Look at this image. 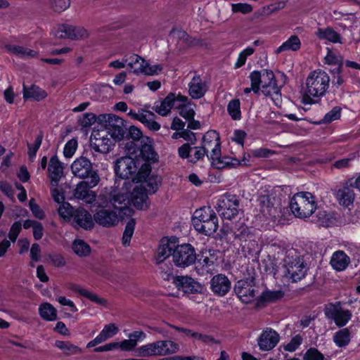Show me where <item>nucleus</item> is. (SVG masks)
<instances>
[{
  "label": "nucleus",
  "instance_id": "nucleus-24",
  "mask_svg": "<svg viewBox=\"0 0 360 360\" xmlns=\"http://www.w3.org/2000/svg\"><path fill=\"white\" fill-rule=\"evenodd\" d=\"M73 220L77 226L86 230L91 229L94 226L91 214L84 208L75 210Z\"/></svg>",
  "mask_w": 360,
  "mask_h": 360
},
{
  "label": "nucleus",
  "instance_id": "nucleus-61",
  "mask_svg": "<svg viewBox=\"0 0 360 360\" xmlns=\"http://www.w3.org/2000/svg\"><path fill=\"white\" fill-rule=\"evenodd\" d=\"M231 8L233 13H241L243 14L249 13L252 11V6L248 4H233Z\"/></svg>",
  "mask_w": 360,
  "mask_h": 360
},
{
  "label": "nucleus",
  "instance_id": "nucleus-2",
  "mask_svg": "<svg viewBox=\"0 0 360 360\" xmlns=\"http://www.w3.org/2000/svg\"><path fill=\"white\" fill-rule=\"evenodd\" d=\"M284 276L292 282H297L305 277L308 268L302 257L293 251H289L284 259Z\"/></svg>",
  "mask_w": 360,
  "mask_h": 360
},
{
  "label": "nucleus",
  "instance_id": "nucleus-42",
  "mask_svg": "<svg viewBox=\"0 0 360 360\" xmlns=\"http://www.w3.org/2000/svg\"><path fill=\"white\" fill-rule=\"evenodd\" d=\"M335 343L340 347H345L350 342V331L343 328L336 332L333 336Z\"/></svg>",
  "mask_w": 360,
  "mask_h": 360
},
{
  "label": "nucleus",
  "instance_id": "nucleus-38",
  "mask_svg": "<svg viewBox=\"0 0 360 360\" xmlns=\"http://www.w3.org/2000/svg\"><path fill=\"white\" fill-rule=\"evenodd\" d=\"M316 35L320 39H326L333 43L340 42V35L331 27L319 28Z\"/></svg>",
  "mask_w": 360,
  "mask_h": 360
},
{
  "label": "nucleus",
  "instance_id": "nucleus-62",
  "mask_svg": "<svg viewBox=\"0 0 360 360\" xmlns=\"http://www.w3.org/2000/svg\"><path fill=\"white\" fill-rule=\"evenodd\" d=\"M192 338L194 339L200 340L202 342L205 343L207 345H212V344H218L219 342L216 340L213 337L202 334L200 333H195V334H192Z\"/></svg>",
  "mask_w": 360,
  "mask_h": 360
},
{
  "label": "nucleus",
  "instance_id": "nucleus-25",
  "mask_svg": "<svg viewBox=\"0 0 360 360\" xmlns=\"http://www.w3.org/2000/svg\"><path fill=\"white\" fill-rule=\"evenodd\" d=\"M22 94L24 100H32L34 101H40L46 98L48 94L46 91L39 86L32 84L30 86L23 84Z\"/></svg>",
  "mask_w": 360,
  "mask_h": 360
},
{
  "label": "nucleus",
  "instance_id": "nucleus-5",
  "mask_svg": "<svg viewBox=\"0 0 360 360\" xmlns=\"http://www.w3.org/2000/svg\"><path fill=\"white\" fill-rule=\"evenodd\" d=\"M71 171L79 179H89L91 186H97L100 181L97 170L94 169L91 162L85 157L77 158L71 165Z\"/></svg>",
  "mask_w": 360,
  "mask_h": 360
},
{
  "label": "nucleus",
  "instance_id": "nucleus-16",
  "mask_svg": "<svg viewBox=\"0 0 360 360\" xmlns=\"http://www.w3.org/2000/svg\"><path fill=\"white\" fill-rule=\"evenodd\" d=\"M58 38H69L74 40L86 39L89 37L88 31L82 27L70 25H61L56 32Z\"/></svg>",
  "mask_w": 360,
  "mask_h": 360
},
{
  "label": "nucleus",
  "instance_id": "nucleus-59",
  "mask_svg": "<svg viewBox=\"0 0 360 360\" xmlns=\"http://www.w3.org/2000/svg\"><path fill=\"white\" fill-rule=\"evenodd\" d=\"M77 147V141L76 139H71L68 141L63 150V154L65 158H71L76 151Z\"/></svg>",
  "mask_w": 360,
  "mask_h": 360
},
{
  "label": "nucleus",
  "instance_id": "nucleus-8",
  "mask_svg": "<svg viewBox=\"0 0 360 360\" xmlns=\"http://www.w3.org/2000/svg\"><path fill=\"white\" fill-rule=\"evenodd\" d=\"M240 201L236 195L224 194L217 200L215 209L224 219L231 220L238 215Z\"/></svg>",
  "mask_w": 360,
  "mask_h": 360
},
{
  "label": "nucleus",
  "instance_id": "nucleus-13",
  "mask_svg": "<svg viewBox=\"0 0 360 360\" xmlns=\"http://www.w3.org/2000/svg\"><path fill=\"white\" fill-rule=\"evenodd\" d=\"M234 291L238 298L244 303H250L256 295L255 278L250 277L238 281L234 287Z\"/></svg>",
  "mask_w": 360,
  "mask_h": 360
},
{
  "label": "nucleus",
  "instance_id": "nucleus-28",
  "mask_svg": "<svg viewBox=\"0 0 360 360\" xmlns=\"http://www.w3.org/2000/svg\"><path fill=\"white\" fill-rule=\"evenodd\" d=\"M269 195H262L259 199L260 212L265 217L275 218L278 213V209L274 206V203Z\"/></svg>",
  "mask_w": 360,
  "mask_h": 360
},
{
  "label": "nucleus",
  "instance_id": "nucleus-51",
  "mask_svg": "<svg viewBox=\"0 0 360 360\" xmlns=\"http://www.w3.org/2000/svg\"><path fill=\"white\" fill-rule=\"evenodd\" d=\"M43 134L40 132L36 137L34 143L33 145L30 143H27L28 147V155L30 160H32L36 156L37 152L39 150L43 139Z\"/></svg>",
  "mask_w": 360,
  "mask_h": 360
},
{
  "label": "nucleus",
  "instance_id": "nucleus-57",
  "mask_svg": "<svg viewBox=\"0 0 360 360\" xmlns=\"http://www.w3.org/2000/svg\"><path fill=\"white\" fill-rule=\"evenodd\" d=\"M185 103H182V105L179 104L176 107L180 108L179 115L186 120H190L194 117L195 111L191 106L184 105Z\"/></svg>",
  "mask_w": 360,
  "mask_h": 360
},
{
  "label": "nucleus",
  "instance_id": "nucleus-39",
  "mask_svg": "<svg viewBox=\"0 0 360 360\" xmlns=\"http://www.w3.org/2000/svg\"><path fill=\"white\" fill-rule=\"evenodd\" d=\"M41 317L46 321H55L57 319V311L50 303L45 302L39 307Z\"/></svg>",
  "mask_w": 360,
  "mask_h": 360
},
{
  "label": "nucleus",
  "instance_id": "nucleus-37",
  "mask_svg": "<svg viewBox=\"0 0 360 360\" xmlns=\"http://www.w3.org/2000/svg\"><path fill=\"white\" fill-rule=\"evenodd\" d=\"M300 46L301 41L299 37L297 35H292L276 49V53L278 54L288 51H297Z\"/></svg>",
  "mask_w": 360,
  "mask_h": 360
},
{
  "label": "nucleus",
  "instance_id": "nucleus-29",
  "mask_svg": "<svg viewBox=\"0 0 360 360\" xmlns=\"http://www.w3.org/2000/svg\"><path fill=\"white\" fill-rule=\"evenodd\" d=\"M195 269L199 275L210 274L212 271L214 261L207 255H198L195 262Z\"/></svg>",
  "mask_w": 360,
  "mask_h": 360
},
{
  "label": "nucleus",
  "instance_id": "nucleus-26",
  "mask_svg": "<svg viewBox=\"0 0 360 360\" xmlns=\"http://www.w3.org/2000/svg\"><path fill=\"white\" fill-rule=\"evenodd\" d=\"M148 194L149 193L140 186H136L131 193V199L133 205L140 210L146 209L148 206Z\"/></svg>",
  "mask_w": 360,
  "mask_h": 360
},
{
  "label": "nucleus",
  "instance_id": "nucleus-60",
  "mask_svg": "<svg viewBox=\"0 0 360 360\" xmlns=\"http://www.w3.org/2000/svg\"><path fill=\"white\" fill-rule=\"evenodd\" d=\"M325 63L328 65H338L342 63V58L336 55L332 51L328 50L326 56H325Z\"/></svg>",
  "mask_w": 360,
  "mask_h": 360
},
{
  "label": "nucleus",
  "instance_id": "nucleus-19",
  "mask_svg": "<svg viewBox=\"0 0 360 360\" xmlns=\"http://www.w3.org/2000/svg\"><path fill=\"white\" fill-rule=\"evenodd\" d=\"M174 284L186 293H198L202 291V285L189 276H178L174 278Z\"/></svg>",
  "mask_w": 360,
  "mask_h": 360
},
{
  "label": "nucleus",
  "instance_id": "nucleus-41",
  "mask_svg": "<svg viewBox=\"0 0 360 360\" xmlns=\"http://www.w3.org/2000/svg\"><path fill=\"white\" fill-rule=\"evenodd\" d=\"M112 193H117V190L110 188H105L98 197L97 202L99 207H105L112 205Z\"/></svg>",
  "mask_w": 360,
  "mask_h": 360
},
{
  "label": "nucleus",
  "instance_id": "nucleus-36",
  "mask_svg": "<svg viewBox=\"0 0 360 360\" xmlns=\"http://www.w3.org/2000/svg\"><path fill=\"white\" fill-rule=\"evenodd\" d=\"M123 60L127 63L128 68L133 73L139 75L141 72L139 70L142 68V61L144 59L136 54H132L129 56H125L123 58Z\"/></svg>",
  "mask_w": 360,
  "mask_h": 360
},
{
  "label": "nucleus",
  "instance_id": "nucleus-27",
  "mask_svg": "<svg viewBox=\"0 0 360 360\" xmlns=\"http://www.w3.org/2000/svg\"><path fill=\"white\" fill-rule=\"evenodd\" d=\"M189 95L194 99L202 98L207 91V86L198 75H195L188 84Z\"/></svg>",
  "mask_w": 360,
  "mask_h": 360
},
{
  "label": "nucleus",
  "instance_id": "nucleus-4",
  "mask_svg": "<svg viewBox=\"0 0 360 360\" xmlns=\"http://www.w3.org/2000/svg\"><path fill=\"white\" fill-rule=\"evenodd\" d=\"M330 82V77L324 71L317 70L311 72L306 80V96L319 98L325 95Z\"/></svg>",
  "mask_w": 360,
  "mask_h": 360
},
{
  "label": "nucleus",
  "instance_id": "nucleus-35",
  "mask_svg": "<svg viewBox=\"0 0 360 360\" xmlns=\"http://www.w3.org/2000/svg\"><path fill=\"white\" fill-rule=\"evenodd\" d=\"M218 228V219L217 216L211 217L206 221L204 224H197L196 231L199 233H203L206 236H211L214 234Z\"/></svg>",
  "mask_w": 360,
  "mask_h": 360
},
{
  "label": "nucleus",
  "instance_id": "nucleus-64",
  "mask_svg": "<svg viewBox=\"0 0 360 360\" xmlns=\"http://www.w3.org/2000/svg\"><path fill=\"white\" fill-rule=\"evenodd\" d=\"M128 199L126 194L121 193L117 190V193H112V205L117 207L118 205H122Z\"/></svg>",
  "mask_w": 360,
  "mask_h": 360
},
{
  "label": "nucleus",
  "instance_id": "nucleus-54",
  "mask_svg": "<svg viewBox=\"0 0 360 360\" xmlns=\"http://www.w3.org/2000/svg\"><path fill=\"white\" fill-rule=\"evenodd\" d=\"M262 84L261 89L264 86H269V84L276 82L275 75L271 70H263L262 71Z\"/></svg>",
  "mask_w": 360,
  "mask_h": 360
},
{
  "label": "nucleus",
  "instance_id": "nucleus-21",
  "mask_svg": "<svg viewBox=\"0 0 360 360\" xmlns=\"http://www.w3.org/2000/svg\"><path fill=\"white\" fill-rule=\"evenodd\" d=\"M212 291L217 295H225L231 288V281L224 274L214 276L210 281Z\"/></svg>",
  "mask_w": 360,
  "mask_h": 360
},
{
  "label": "nucleus",
  "instance_id": "nucleus-3",
  "mask_svg": "<svg viewBox=\"0 0 360 360\" xmlns=\"http://www.w3.org/2000/svg\"><path fill=\"white\" fill-rule=\"evenodd\" d=\"M179 349L177 343L172 340H158L141 346L136 349L137 356L148 357L152 356H167L176 353Z\"/></svg>",
  "mask_w": 360,
  "mask_h": 360
},
{
  "label": "nucleus",
  "instance_id": "nucleus-1",
  "mask_svg": "<svg viewBox=\"0 0 360 360\" xmlns=\"http://www.w3.org/2000/svg\"><path fill=\"white\" fill-rule=\"evenodd\" d=\"M290 207L296 217H309L316 210L314 196L309 192L297 193L291 198Z\"/></svg>",
  "mask_w": 360,
  "mask_h": 360
},
{
  "label": "nucleus",
  "instance_id": "nucleus-18",
  "mask_svg": "<svg viewBox=\"0 0 360 360\" xmlns=\"http://www.w3.org/2000/svg\"><path fill=\"white\" fill-rule=\"evenodd\" d=\"M188 98L184 96L178 95L174 94H169L160 103H156L154 106V110L162 116L168 115L172 107H174L176 102L181 103L186 102Z\"/></svg>",
  "mask_w": 360,
  "mask_h": 360
},
{
  "label": "nucleus",
  "instance_id": "nucleus-49",
  "mask_svg": "<svg viewBox=\"0 0 360 360\" xmlns=\"http://www.w3.org/2000/svg\"><path fill=\"white\" fill-rule=\"evenodd\" d=\"M176 37L178 39V44L181 48H186L194 45V40L191 39L189 35L184 30H179L175 32Z\"/></svg>",
  "mask_w": 360,
  "mask_h": 360
},
{
  "label": "nucleus",
  "instance_id": "nucleus-40",
  "mask_svg": "<svg viewBox=\"0 0 360 360\" xmlns=\"http://www.w3.org/2000/svg\"><path fill=\"white\" fill-rule=\"evenodd\" d=\"M73 252L79 257H87L91 253L90 246L81 239L75 240L72 245Z\"/></svg>",
  "mask_w": 360,
  "mask_h": 360
},
{
  "label": "nucleus",
  "instance_id": "nucleus-23",
  "mask_svg": "<svg viewBox=\"0 0 360 360\" xmlns=\"http://www.w3.org/2000/svg\"><path fill=\"white\" fill-rule=\"evenodd\" d=\"M63 169V163L59 161L58 157H51L49 161L48 171L53 186H58L59 181L64 176Z\"/></svg>",
  "mask_w": 360,
  "mask_h": 360
},
{
  "label": "nucleus",
  "instance_id": "nucleus-48",
  "mask_svg": "<svg viewBox=\"0 0 360 360\" xmlns=\"http://www.w3.org/2000/svg\"><path fill=\"white\" fill-rule=\"evenodd\" d=\"M262 71H253L250 75L252 89L254 93L257 94L261 89Z\"/></svg>",
  "mask_w": 360,
  "mask_h": 360
},
{
  "label": "nucleus",
  "instance_id": "nucleus-31",
  "mask_svg": "<svg viewBox=\"0 0 360 360\" xmlns=\"http://www.w3.org/2000/svg\"><path fill=\"white\" fill-rule=\"evenodd\" d=\"M352 186H346L340 188L336 193V198L339 203L345 207L352 204L354 200V193Z\"/></svg>",
  "mask_w": 360,
  "mask_h": 360
},
{
  "label": "nucleus",
  "instance_id": "nucleus-12",
  "mask_svg": "<svg viewBox=\"0 0 360 360\" xmlns=\"http://www.w3.org/2000/svg\"><path fill=\"white\" fill-rule=\"evenodd\" d=\"M139 160L130 156L122 157L116 160L115 172L122 179H129L134 174L138 167L141 166Z\"/></svg>",
  "mask_w": 360,
  "mask_h": 360
},
{
  "label": "nucleus",
  "instance_id": "nucleus-10",
  "mask_svg": "<svg viewBox=\"0 0 360 360\" xmlns=\"http://www.w3.org/2000/svg\"><path fill=\"white\" fill-rule=\"evenodd\" d=\"M197 255L194 248L190 244L176 245L172 254V260L179 267L185 268L195 263Z\"/></svg>",
  "mask_w": 360,
  "mask_h": 360
},
{
  "label": "nucleus",
  "instance_id": "nucleus-52",
  "mask_svg": "<svg viewBox=\"0 0 360 360\" xmlns=\"http://www.w3.org/2000/svg\"><path fill=\"white\" fill-rule=\"evenodd\" d=\"M341 108L338 106L334 107L330 111L326 113L320 123L328 124L338 120L340 117Z\"/></svg>",
  "mask_w": 360,
  "mask_h": 360
},
{
  "label": "nucleus",
  "instance_id": "nucleus-11",
  "mask_svg": "<svg viewBox=\"0 0 360 360\" xmlns=\"http://www.w3.org/2000/svg\"><path fill=\"white\" fill-rule=\"evenodd\" d=\"M176 246L175 241H172L167 238H162L157 249L156 263L160 266V269L165 271L168 276L172 273V266L171 264L167 266L165 261L169 256H172Z\"/></svg>",
  "mask_w": 360,
  "mask_h": 360
},
{
  "label": "nucleus",
  "instance_id": "nucleus-46",
  "mask_svg": "<svg viewBox=\"0 0 360 360\" xmlns=\"http://www.w3.org/2000/svg\"><path fill=\"white\" fill-rule=\"evenodd\" d=\"M162 70V66L161 65H150L145 60L142 61V68L139 70L141 72L140 74H143L145 75H158Z\"/></svg>",
  "mask_w": 360,
  "mask_h": 360
},
{
  "label": "nucleus",
  "instance_id": "nucleus-30",
  "mask_svg": "<svg viewBox=\"0 0 360 360\" xmlns=\"http://www.w3.org/2000/svg\"><path fill=\"white\" fill-rule=\"evenodd\" d=\"M261 91L264 96H269L276 106L281 105V92L276 82L271 84L269 86H262Z\"/></svg>",
  "mask_w": 360,
  "mask_h": 360
},
{
  "label": "nucleus",
  "instance_id": "nucleus-14",
  "mask_svg": "<svg viewBox=\"0 0 360 360\" xmlns=\"http://www.w3.org/2000/svg\"><path fill=\"white\" fill-rule=\"evenodd\" d=\"M324 312L326 316L328 319L333 320L335 323L339 327L345 326L352 316L351 312L347 309H343L340 302L327 304Z\"/></svg>",
  "mask_w": 360,
  "mask_h": 360
},
{
  "label": "nucleus",
  "instance_id": "nucleus-63",
  "mask_svg": "<svg viewBox=\"0 0 360 360\" xmlns=\"http://www.w3.org/2000/svg\"><path fill=\"white\" fill-rule=\"evenodd\" d=\"M155 118V115L153 112L142 109L139 110V117L138 120L143 124L146 125L149 121H151L152 119Z\"/></svg>",
  "mask_w": 360,
  "mask_h": 360
},
{
  "label": "nucleus",
  "instance_id": "nucleus-20",
  "mask_svg": "<svg viewBox=\"0 0 360 360\" xmlns=\"http://www.w3.org/2000/svg\"><path fill=\"white\" fill-rule=\"evenodd\" d=\"M95 221L105 227H110L116 225L119 222L117 212L114 210L101 209L94 215Z\"/></svg>",
  "mask_w": 360,
  "mask_h": 360
},
{
  "label": "nucleus",
  "instance_id": "nucleus-43",
  "mask_svg": "<svg viewBox=\"0 0 360 360\" xmlns=\"http://www.w3.org/2000/svg\"><path fill=\"white\" fill-rule=\"evenodd\" d=\"M227 111L231 119L240 120L241 119L240 102L239 99H233L227 105Z\"/></svg>",
  "mask_w": 360,
  "mask_h": 360
},
{
  "label": "nucleus",
  "instance_id": "nucleus-9",
  "mask_svg": "<svg viewBox=\"0 0 360 360\" xmlns=\"http://www.w3.org/2000/svg\"><path fill=\"white\" fill-rule=\"evenodd\" d=\"M104 119L105 126L103 129L116 141L124 139L127 131L124 120L112 114L105 115Z\"/></svg>",
  "mask_w": 360,
  "mask_h": 360
},
{
  "label": "nucleus",
  "instance_id": "nucleus-44",
  "mask_svg": "<svg viewBox=\"0 0 360 360\" xmlns=\"http://www.w3.org/2000/svg\"><path fill=\"white\" fill-rule=\"evenodd\" d=\"M55 345L60 349L63 350V352L68 356L81 352V349L79 347L71 344L69 342L57 340L55 342Z\"/></svg>",
  "mask_w": 360,
  "mask_h": 360
},
{
  "label": "nucleus",
  "instance_id": "nucleus-32",
  "mask_svg": "<svg viewBox=\"0 0 360 360\" xmlns=\"http://www.w3.org/2000/svg\"><path fill=\"white\" fill-rule=\"evenodd\" d=\"M214 212L210 209V207H202L195 211L193 217L192 219L193 225L196 229L197 224H204L206 221L210 219L211 217L215 216Z\"/></svg>",
  "mask_w": 360,
  "mask_h": 360
},
{
  "label": "nucleus",
  "instance_id": "nucleus-50",
  "mask_svg": "<svg viewBox=\"0 0 360 360\" xmlns=\"http://www.w3.org/2000/svg\"><path fill=\"white\" fill-rule=\"evenodd\" d=\"M70 6V0H51L50 8L56 13H62Z\"/></svg>",
  "mask_w": 360,
  "mask_h": 360
},
{
  "label": "nucleus",
  "instance_id": "nucleus-45",
  "mask_svg": "<svg viewBox=\"0 0 360 360\" xmlns=\"http://www.w3.org/2000/svg\"><path fill=\"white\" fill-rule=\"evenodd\" d=\"M139 156L145 161L155 160L157 154L153 150L150 144L143 143L139 146Z\"/></svg>",
  "mask_w": 360,
  "mask_h": 360
},
{
  "label": "nucleus",
  "instance_id": "nucleus-6",
  "mask_svg": "<svg viewBox=\"0 0 360 360\" xmlns=\"http://www.w3.org/2000/svg\"><path fill=\"white\" fill-rule=\"evenodd\" d=\"M202 147L207 153V157L215 162L217 167H224L228 162L221 160V147L219 134L213 130L208 131L202 137Z\"/></svg>",
  "mask_w": 360,
  "mask_h": 360
},
{
  "label": "nucleus",
  "instance_id": "nucleus-47",
  "mask_svg": "<svg viewBox=\"0 0 360 360\" xmlns=\"http://www.w3.org/2000/svg\"><path fill=\"white\" fill-rule=\"evenodd\" d=\"M136 221L134 219H130L127 223L122 236V244L124 246L129 245L131 238L134 234Z\"/></svg>",
  "mask_w": 360,
  "mask_h": 360
},
{
  "label": "nucleus",
  "instance_id": "nucleus-34",
  "mask_svg": "<svg viewBox=\"0 0 360 360\" xmlns=\"http://www.w3.org/2000/svg\"><path fill=\"white\" fill-rule=\"evenodd\" d=\"M330 264L335 269L342 271L349 264V257L344 252L337 251L333 253Z\"/></svg>",
  "mask_w": 360,
  "mask_h": 360
},
{
  "label": "nucleus",
  "instance_id": "nucleus-56",
  "mask_svg": "<svg viewBox=\"0 0 360 360\" xmlns=\"http://www.w3.org/2000/svg\"><path fill=\"white\" fill-rule=\"evenodd\" d=\"M323 355L316 348H309L304 354L303 360H323Z\"/></svg>",
  "mask_w": 360,
  "mask_h": 360
},
{
  "label": "nucleus",
  "instance_id": "nucleus-58",
  "mask_svg": "<svg viewBox=\"0 0 360 360\" xmlns=\"http://www.w3.org/2000/svg\"><path fill=\"white\" fill-rule=\"evenodd\" d=\"M302 336L300 335H296L291 339L290 342H288L287 345L284 346V349L285 351L292 352L298 348V347L302 344Z\"/></svg>",
  "mask_w": 360,
  "mask_h": 360
},
{
  "label": "nucleus",
  "instance_id": "nucleus-53",
  "mask_svg": "<svg viewBox=\"0 0 360 360\" xmlns=\"http://www.w3.org/2000/svg\"><path fill=\"white\" fill-rule=\"evenodd\" d=\"M58 214L63 219H70L73 217L75 210L70 203L63 202L58 209Z\"/></svg>",
  "mask_w": 360,
  "mask_h": 360
},
{
  "label": "nucleus",
  "instance_id": "nucleus-15",
  "mask_svg": "<svg viewBox=\"0 0 360 360\" xmlns=\"http://www.w3.org/2000/svg\"><path fill=\"white\" fill-rule=\"evenodd\" d=\"M108 136L105 130L94 129L91 135V146L96 151L102 153H108L115 141Z\"/></svg>",
  "mask_w": 360,
  "mask_h": 360
},
{
  "label": "nucleus",
  "instance_id": "nucleus-33",
  "mask_svg": "<svg viewBox=\"0 0 360 360\" xmlns=\"http://www.w3.org/2000/svg\"><path fill=\"white\" fill-rule=\"evenodd\" d=\"M6 49L9 53L22 58H35L38 56L36 51L22 46L9 44L6 46Z\"/></svg>",
  "mask_w": 360,
  "mask_h": 360
},
{
  "label": "nucleus",
  "instance_id": "nucleus-17",
  "mask_svg": "<svg viewBox=\"0 0 360 360\" xmlns=\"http://www.w3.org/2000/svg\"><path fill=\"white\" fill-rule=\"evenodd\" d=\"M280 340L279 334L270 328L264 329L257 339V344L262 351H270Z\"/></svg>",
  "mask_w": 360,
  "mask_h": 360
},
{
  "label": "nucleus",
  "instance_id": "nucleus-22",
  "mask_svg": "<svg viewBox=\"0 0 360 360\" xmlns=\"http://www.w3.org/2000/svg\"><path fill=\"white\" fill-rule=\"evenodd\" d=\"M93 187L90 186V181H81L77 185L74 191V196L77 199L82 200L86 203L91 204L96 200V193L90 190Z\"/></svg>",
  "mask_w": 360,
  "mask_h": 360
},
{
  "label": "nucleus",
  "instance_id": "nucleus-7",
  "mask_svg": "<svg viewBox=\"0 0 360 360\" xmlns=\"http://www.w3.org/2000/svg\"><path fill=\"white\" fill-rule=\"evenodd\" d=\"M150 165L148 162L141 164V167L132 180L140 182L139 185L149 194L155 193L161 184V177L157 175L150 176Z\"/></svg>",
  "mask_w": 360,
  "mask_h": 360
},
{
  "label": "nucleus",
  "instance_id": "nucleus-55",
  "mask_svg": "<svg viewBox=\"0 0 360 360\" xmlns=\"http://www.w3.org/2000/svg\"><path fill=\"white\" fill-rule=\"evenodd\" d=\"M191 149L192 154H191V157L189 159V161L191 162H196L197 161L202 160L205 155H207V153L202 146L193 147Z\"/></svg>",
  "mask_w": 360,
  "mask_h": 360
}]
</instances>
